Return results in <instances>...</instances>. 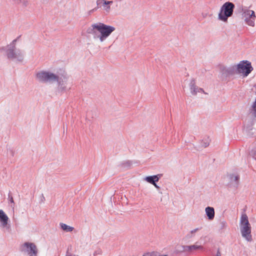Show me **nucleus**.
I'll use <instances>...</instances> for the list:
<instances>
[{"instance_id":"nucleus-1","label":"nucleus","mask_w":256,"mask_h":256,"mask_svg":"<svg viewBox=\"0 0 256 256\" xmlns=\"http://www.w3.org/2000/svg\"><path fill=\"white\" fill-rule=\"evenodd\" d=\"M114 27L102 22L92 24L86 29V33L93 36L94 39L99 38L101 42L106 40L115 30Z\"/></svg>"},{"instance_id":"nucleus-2","label":"nucleus","mask_w":256,"mask_h":256,"mask_svg":"<svg viewBox=\"0 0 256 256\" xmlns=\"http://www.w3.org/2000/svg\"><path fill=\"white\" fill-rule=\"evenodd\" d=\"M18 37L13 40L10 44L6 48H2L0 50H5L6 56L8 59L16 60L18 62H22L24 56V52L22 50L18 49L16 47V43Z\"/></svg>"},{"instance_id":"nucleus-3","label":"nucleus","mask_w":256,"mask_h":256,"mask_svg":"<svg viewBox=\"0 0 256 256\" xmlns=\"http://www.w3.org/2000/svg\"><path fill=\"white\" fill-rule=\"evenodd\" d=\"M240 226L242 236L247 241L251 242L252 240L251 226L248 222V217L245 213H243L241 215Z\"/></svg>"},{"instance_id":"nucleus-4","label":"nucleus","mask_w":256,"mask_h":256,"mask_svg":"<svg viewBox=\"0 0 256 256\" xmlns=\"http://www.w3.org/2000/svg\"><path fill=\"white\" fill-rule=\"evenodd\" d=\"M235 8L234 4L230 2H226L220 8L218 14V19L223 22H226L228 18L232 16Z\"/></svg>"},{"instance_id":"nucleus-5","label":"nucleus","mask_w":256,"mask_h":256,"mask_svg":"<svg viewBox=\"0 0 256 256\" xmlns=\"http://www.w3.org/2000/svg\"><path fill=\"white\" fill-rule=\"evenodd\" d=\"M68 76L66 74H62L60 76L57 75V78L55 82L58 84L56 92L58 94H63L70 90V87H68Z\"/></svg>"},{"instance_id":"nucleus-6","label":"nucleus","mask_w":256,"mask_h":256,"mask_svg":"<svg viewBox=\"0 0 256 256\" xmlns=\"http://www.w3.org/2000/svg\"><path fill=\"white\" fill-rule=\"evenodd\" d=\"M36 78L42 82H52L57 78V75L49 72L40 71L36 73Z\"/></svg>"},{"instance_id":"nucleus-7","label":"nucleus","mask_w":256,"mask_h":256,"mask_svg":"<svg viewBox=\"0 0 256 256\" xmlns=\"http://www.w3.org/2000/svg\"><path fill=\"white\" fill-rule=\"evenodd\" d=\"M238 74H242L244 77L247 76L253 70L251 62L248 60H242L237 64Z\"/></svg>"},{"instance_id":"nucleus-8","label":"nucleus","mask_w":256,"mask_h":256,"mask_svg":"<svg viewBox=\"0 0 256 256\" xmlns=\"http://www.w3.org/2000/svg\"><path fill=\"white\" fill-rule=\"evenodd\" d=\"M242 16L244 18L246 22L252 26H254V20L256 16L254 10L248 9L246 8L242 9Z\"/></svg>"},{"instance_id":"nucleus-9","label":"nucleus","mask_w":256,"mask_h":256,"mask_svg":"<svg viewBox=\"0 0 256 256\" xmlns=\"http://www.w3.org/2000/svg\"><path fill=\"white\" fill-rule=\"evenodd\" d=\"M97 6L90 11V12H92L96 11L98 8H102V9L106 13H109L110 11V4L113 3L112 0H96Z\"/></svg>"},{"instance_id":"nucleus-10","label":"nucleus","mask_w":256,"mask_h":256,"mask_svg":"<svg viewBox=\"0 0 256 256\" xmlns=\"http://www.w3.org/2000/svg\"><path fill=\"white\" fill-rule=\"evenodd\" d=\"M24 249L23 250L26 252L28 256H38V250L35 244L30 242H25L23 244Z\"/></svg>"},{"instance_id":"nucleus-11","label":"nucleus","mask_w":256,"mask_h":256,"mask_svg":"<svg viewBox=\"0 0 256 256\" xmlns=\"http://www.w3.org/2000/svg\"><path fill=\"white\" fill-rule=\"evenodd\" d=\"M203 250V247L202 246H198L193 244L190 246H182V250L184 252H192L194 250Z\"/></svg>"},{"instance_id":"nucleus-12","label":"nucleus","mask_w":256,"mask_h":256,"mask_svg":"<svg viewBox=\"0 0 256 256\" xmlns=\"http://www.w3.org/2000/svg\"><path fill=\"white\" fill-rule=\"evenodd\" d=\"M160 178V174L150 176H146L144 178V180L147 182L153 184H155V182H158Z\"/></svg>"},{"instance_id":"nucleus-13","label":"nucleus","mask_w":256,"mask_h":256,"mask_svg":"<svg viewBox=\"0 0 256 256\" xmlns=\"http://www.w3.org/2000/svg\"><path fill=\"white\" fill-rule=\"evenodd\" d=\"M205 211L208 220H212L214 218V208L207 206L205 209Z\"/></svg>"},{"instance_id":"nucleus-14","label":"nucleus","mask_w":256,"mask_h":256,"mask_svg":"<svg viewBox=\"0 0 256 256\" xmlns=\"http://www.w3.org/2000/svg\"><path fill=\"white\" fill-rule=\"evenodd\" d=\"M190 92L193 95H196L198 93L197 90L198 88L196 86V82L194 79H192L190 84Z\"/></svg>"},{"instance_id":"nucleus-15","label":"nucleus","mask_w":256,"mask_h":256,"mask_svg":"<svg viewBox=\"0 0 256 256\" xmlns=\"http://www.w3.org/2000/svg\"><path fill=\"white\" fill-rule=\"evenodd\" d=\"M8 217L4 212L0 210V222H2L3 226H5L8 224Z\"/></svg>"},{"instance_id":"nucleus-16","label":"nucleus","mask_w":256,"mask_h":256,"mask_svg":"<svg viewBox=\"0 0 256 256\" xmlns=\"http://www.w3.org/2000/svg\"><path fill=\"white\" fill-rule=\"evenodd\" d=\"M226 72L229 75H233L236 74H238L237 65H234L226 69Z\"/></svg>"},{"instance_id":"nucleus-17","label":"nucleus","mask_w":256,"mask_h":256,"mask_svg":"<svg viewBox=\"0 0 256 256\" xmlns=\"http://www.w3.org/2000/svg\"><path fill=\"white\" fill-rule=\"evenodd\" d=\"M60 226L61 228L66 232H70L74 230L73 227L68 226L65 224L60 223Z\"/></svg>"},{"instance_id":"nucleus-18","label":"nucleus","mask_w":256,"mask_h":256,"mask_svg":"<svg viewBox=\"0 0 256 256\" xmlns=\"http://www.w3.org/2000/svg\"><path fill=\"white\" fill-rule=\"evenodd\" d=\"M230 179L231 182H236V186H237L238 184V181L240 180V176H236L234 174H231L230 176Z\"/></svg>"},{"instance_id":"nucleus-19","label":"nucleus","mask_w":256,"mask_h":256,"mask_svg":"<svg viewBox=\"0 0 256 256\" xmlns=\"http://www.w3.org/2000/svg\"><path fill=\"white\" fill-rule=\"evenodd\" d=\"M132 161H130V160H127V161H126V162H122V166L124 168H130V166H132Z\"/></svg>"},{"instance_id":"nucleus-20","label":"nucleus","mask_w":256,"mask_h":256,"mask_svg":"<svg viewBox=\"0 0 256 256\" xmlns=\"http://www.w3.org/2000/svg\"><path fill=\"white\" fill-rule=\"evenodd\" d=\"M250 154L256 160V148H252L250 152Z\"/></svg>"},{"instance_id":"nucleus-21","label":"nucleus","mask_w":256,"mask_h":256,"mask_svg":"<svg viewBox=\"0 0 256 256\" xmlns=\"http://www.w3.org/2000/svg\"><path fill=\"white\" fill-rule=\"evenodd\" d=\"M209 144H210V142H209V140L208 138L203 140L202 142V146L204 148H206L207 146H209Z\"/></svg>"},{"instance_id":"nucleus-22","label":"nucleus","mask_w":256,"mask_h":256,"mask_svg":"<svg viewBox=\"0 0 256 256\" xmlns=\"http://www.w3.org/2000/svg\"><path fill=\"white\" fill-rule=\"evenodd\" d=\"M8 199L10 203L14 204V200L10 192L8 194Z\"/></svg>"},{"instance_id":"nucleus-23","label":"nucleus","mask_w":256,"mask_h":256,"mask_svg":"<svg viewBox=\"0 0 256 256\" xmlns=\"http://www.w3.org/2000/svg\"><path fill=\"white\" fill-rule=\"evenodd\" d=\"M20 2L24 6H28V2L27 0H20Z\"/></svg>"},{"instance_id":"nucleus-24","label":"nucleus","mask_w":256,"mask_h":256,"mask_svg":"<svg viewBox=\"0 0 256 256\" xmlns=\"http://www.w3.org/2000/svg\"><path fill=\"white\" fill-rule=\"evenodd\" d=\"M201 228H195V229H194V230H191V231L190 232L191 234H192V235H194V234L195 232H196L197 231H198V230H200Z\"/></svg>"},{"instance_id":"nucleus-25","label":"nucleus","mask_w":256,"mask_h":256,"mask_svg":"<svg viewBox=\"0 0 256 256\" xmlns=\"http://www.w3.org/2000/svg\"><path fill=\"white\" fill-rule=\"evenodd\" d=\"M194 236V235H192V234H191L190 232H189L188 234H186V239H190V238H192V237Z\"/></svg>"},{"instance_id":"nucleus-26","label":"nucleus","mask_w":256,"mask_h":256,"mask_svg":"<svg viewBox=\"0 0 256 256\" xmlns=\"http://www.w3.org/2000/svg\"><path fill=\"white\" fill-rule=\"evenodd\" d=\"M66 256H78V255L72 254L71 253L69 252L68 250L66 252Z\"/></svg>"},{"instance_id":"nucleus-27","label":"nucleus","mask_w":256,"mask_h":256,"mask_svg":"<svg viewBox=\"0 0 256 256\" xmlns=\"http://www.w3.org/2000/svg\"><path fill=\"white\" fill-rule=\"evenodd\" d=\"M160 255L158 254L156 252H151V256H158Z\"/></svg>"},{"instance_id":"nucleus-28","label":"nucleus","mask_w":256,"mask_h":256,"mask_svg":"<svg viewBox=\"0 0 256 256\" xmlns=\"http://www.w3.org/2000/svg\"><path fill=\"white\" fill-rule=\"evenodd\" d=\"M216 256H221V253L220 252V249L218 250Z\"/></svg>"},{"instance_id":"nucleus-29","label":"nucleus","mask_w":256,"mask_h":256,"mask_svg":"<svg viewBox=\"0 0 256 256\" xmlns=\"http://www.w3.org/2000/svg\"><path fill=\"white\" fill-rule=\"evenodd\" d=\"M198 91V92H204V90L202 88H198V89L197 90Z\"/></svg>"},{"instance_id":"nucleus-30","label":"nucleus","mask_w":256,"mask_h":256,"mask_svg":"<svg viewBox=\"0 0 256 256\" xmlns=\"http://www.w3.org/2000/svg\"><path fill=\"white\" fill-rule=\"evenodd\" d=\"M142 256H151V253H150V252L146 253Z\"/></svg>"},{"instance_id":"nucleus-31","label":"nucleus","mask_w":256,"mask_h":256,"mask_svg":"<svg viewBox=\"0 0 256 256\" xmlns=\"http://www.w3.org/2000/svg\"><path fill=\"white\" fill-rule=\"evenodd\" d=\"M14 4H20V0H13Z\"/></svg>"},{"instance_id":"nucleus-32","label":"nucleus","mask_w":256,"mask_h":256,"mask_svg":"<svg viewBox=\"0 0 256 256\" xmlns=\"http://www.w3.org/2000/svg\"><path fill=\"white\" fill-rule=\"evenodd\" d=\"M153 185H154V186H155V188H156L157 189H159V188H160V186L156 184V182H155V184H153Z\"/></svg>"},{"instance_id":"nucleus-33","label":"nucleus","mask_w":256,"mask_h":256,"mask_svg":"<svg viewBox=\"0 0 256 256\" xmlns=\"http://www.w3.org/2000/svg\"><path fill=\"white\" fill-rule=\"evenodd\" d=\"M100 252H98L96 251L94 252V256H96L97 254H99Z\"/></svg>"},{"instance_id":"nucleus-34","label":"nucleus","mask_w":256,"mask_h":256,"mask_svg":"<svg viewBox=\"0 0 256 256\" xmlns=\"http://www.w3.org/2000/svg\"><path fill=\"white\" fill-rule=\"evenodd\" d=\"M222 227H224L225 226V222H222Z\"/></svg>"},{"instance_id":"nucleus-35","label":"nucleus","mask_w":256,"mask_h":256,"mask_svg":"<svg viewBox=\"0 0 256 256\" xmlns=\"http://www.w3.org/2000/svg\"><path fill=\"white\" fill-rule=\"evenodd\" d=\"M158 256H168L166 254H162V255L160 254V255H158Z\"/></svg>"},{"instance_id":"nucleus-36","label":"nucleus","mask_w":256,"mask_h":256,"mask_svg":"<svg viewBox=\"0 0 256 256\" xmlns=\"http://www.w3.org/2000/svg\"><path fill=\"white\" fill-rule=\"evenodd\" d=\"M44 200V196L42 195V200Z\"/></svg>"}]
</instances>
